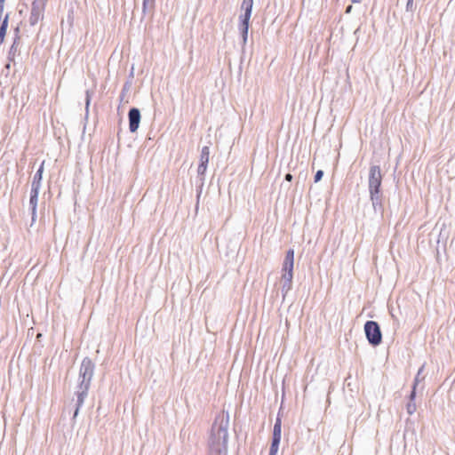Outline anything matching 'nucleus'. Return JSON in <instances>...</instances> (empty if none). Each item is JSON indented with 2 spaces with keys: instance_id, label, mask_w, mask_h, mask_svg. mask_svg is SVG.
<instances>
[{
  "instance_id": "nucleus-2",
  "label": "nucleus",
  "mask_w": 455,
  "mask_h": 455,
  "mask_svg": "<svg viewBox=\"0 0 455 455\" xmlns=\"http://www.w3.org/2000/svg\"><path fill=\"white\" fill-rule=\"evenodd\" d=\"M94 368L95 365L90 358H84L79 371V384L76 391V403L73 415L74 419L78 415L79 410L83 406L84 399L87 397L91 381L94 374Z\"/></svg>"
},
{
  "instance_id": "nucleus-17",
  "label": "nucleus",
  "mask_w": 455,
  "mask_h": 455,
  "mask_svg": "<svg viewBox=\"0 0 455 455\" xmlns=\"http://www.w3.org/2000/svg\"><path fill=\"white\" fill-rule=\"evenodd\" d=\"M156 0H142V12L146 13L148 9L155 6Z\"/></svg>"
},
{
  "instance_id": "nucleus-4",
  "label": "nucleus",
  "mask_w": 455,
  "mask_h": 455,
  "mask_svg": "<svg viewBox=\"0 0 455 455\" xmlns=\"http://www.w3.org/2000/svg\"><path fill=\"white\" fill-rule=\"evenodd\" d=\"M364 332L368 342L379 346L382 341V334L379 323L375 321H367L364 324Z\"/></svg>"
},
{
  "instance_id": "nucleus-16",
  "label": "nucleus",
  "mask_w": 455,
  "mask_h": 455,
  "mask_svg": "<svg viewBox=\"0 0 455 455\" xmlns=\"http://www.w3.org/2000/svg\"><path fill=\"white\" fill-rule=\"evenodd\" d=\"M280 441L281 440H275V438L272 439V443H271V446H270V451H269V455H276L277 454L279 444H280Z\"/></svg>"
},
{
  "instance_id": "nucleus-26",
  "label": "nucleus",
  "mask_w": 455,
  "mask_h": 455,
  "mask_svg": "<svg viewBox=\"0 0 455 455\" xmlns=\"http://www.w3.org/2000/svg\"><path fill=\"white\" fill-rule=\"evenodd\" d=\"M352 8H353V6H352L351 4H349V5L347 7V9H346V12H347V13L350 12H351V10H352Z\"/></svg>"
},
{
  "instance_id": "nucleus-6",
  "label": "nucleus",
  "mask_w": 455,
  "mask_h": 455,
  "mask_svg": "<svg viewBox=\"0 0 455 455\" xmlns=\"http://www.w3.org/2000/svg\"><path fill=\"white\" fill-rule=\"evenodd\" d=\"M253 0H243L241 10L243 13L239 16L238 28H249L250 19L252 12Z\"/></svg>"
},
{
  "instance_id": "nucleus-20",
  "label": "nucleus",
  "mask_w": 455,
  "mask_h": 455,
  "mask_svg": "<svg viewBox=\"0 0 455 455\" xmlns=\"http://www.w3.org/2000/svg\"><path fill=\"white\" fill-rule=\"evenodd\" d=\"M323 176V172L322 170H318L315 174V182H318Z\"/></svg>"
},
{
  "instance_id": "nucleus-12",
  "label": "nucleus",
  "mask_w": 455,
  "mask_h": 455,
  "mask_svg": "<svg viewBox=\"0 0 455 455\" xmlns=\"http://www.w3.org/2000/svg\"><path fill=\"white\" fill-rule=\"evenodd\" d=\"M281 434H282V423H281V419L279 418H277L275 420V423L274 425L272 439L275 438V440H281Z\"/></svg>"
},
{
  "instance_id": "nucleus-8",
  "label": "nucleus",
  "mask_w": 455,
  "mask_h": 455,
  "mask_svg": "<svg viewBox=\"0 0 455 455\" xmlns=\"http://www.w3.org/2000/svg\"><path fill=\"white\" fill-rule=\"evenodd\" d=\"M129 130L131 132H135L140 123V112L138 108H132L129 110Z\"/></svg>"
},
{
  "instance_id": "nucleus-24",
  "label": "nucleus",
  "mask_w": 455,
  "mask_h": 455,
  "mask_svg": "<svg viewBox=\"0 0 455 455\" xmlns=\"http://www.w3.org/2000/svg\"><path fill=\"white\" fill-rule=\"evenodd\" d=\"M6 31L7 30H0V44L4 42Z\"/></svg>"
},
{
  "instance_id": "nucleus-10",
  "label": "nucleus",
  "mask_w": 455,
  "mask_h": 455,
  "mask_svg": "<svg viewBox=\"0 0 455 455\" xmlns=\"http://www.w3.org/2000/svg\"><path fill=\"white\" fill-rule=\"evenodd\" d=\"M44 162H43L41 164L40 167L38 168V170L36 171V172L35 173V175L33 177V180L31 183L32 189L36 188V189L40 190V188H41V182H42L43 172H44Z\"/></svg>"
},
{
  "instance_id": "nucleus-18",
  "label": "nucleus",
  "mask_w": 455,
  "mask_h": 455,
  "mask_svg": "<svg viewBox=\"0 0 455 455\" xmlns=\"http://www.w3.org/2000/svg\"><path fill=\"white\" fill-rule=\"evenodd\" d=\"M206 170H207V164H199L198 168H197V173H198V176L200 177L202 184L204 183V176Z\"/></svg>"
},
{
  "instance_id": "nucleus-5",
  "label": "nucleus",
  "mask_w": 455,
  "mask_h": 455,
  "mask_svg": "<svg viewBox=\"0 0 455 455\" xmlns=\"http://www.w3.org/2000/svg\"><path fill=\"white\" fill-rule=\"evenodd\" d=\"M46 0H33L29 16V25L36 26L39 20H43L45 9Z\"/></svg>"
},
{
  "instance_id": "nucleus-25",
  "label": "nucleus",
  "mask_w": 455,
  "mask_h": 455,
  "mask_svg": "<svg viewBox=\"0 0 455 455\" xmlns=\"http://www.w3.org/2000/svg\"><path fill=\"white\" fill-rule=\"evenodd\" d=\"M291 180H292V175L291 173H287L285 175V180L291 181Z\"/></svg>"
},
{
  "instance_id": "nucleus-9",
  "label": "nucleus",
  "mask_w": 455,
  "mask_h": 455,
  "mask_svg": "<svg viewBox=\"0 0 455 455\" xmlns=\"http://www.w3.org/2000/svg\"><path fill=\"white\" fill-rule=\"evenodd\" d=\"M38 189H32L30 191V198H29V207L31 209V214H32V220H35L36 217V207H37V202H38V195H39Z\"/></svg>"
},
{
  "instance_id": "nucleus-14",
  "label": "nucleus",
  "mask_w": 455,
  "mask_h": 455,
  "mask_svg": "<svg viewBox=\"0 0 455 455\" xmlns=\"http://www.w3.org/2000/svg\"><path fill=\"white\" fill-rule=\"evenodd\" d=\"M424 366L425 365H422L418 372H417V375L414 379V382H413V386H412V390H416V387L418 386V384L424 379L425 376L423 375V371H424Z\"/></svg>"
},
{
  "instance_id": "nucleus-3",
  "label": "nucleus",
  "mask_w": 455,
  "mask_h": 455,
  "mask_svg": "<svg viewBox=\"0 0 455 455\" xmlns=\"http://www.w3.org/2000/svg\"><path fill=\"white\" fill-rule=\"evenodd\" d=\"M382 182V175L379 166L372 165L369 170L368 188L370 198L374 210L381 205L380 186Z\"/></svg>"
},
{
  "instance_id": "nucleus-21",
  "label": "nucleus",
  "mask_w": 455,
  "mask_h": 455,
  "mask_svg": "<svg viewBox=\"0 0 455 455\" xmlns=\"http://www.w3.org/2000/svg\"><path fill=\"white\" fill-rule=\"evenodd\" d=\"M19 31H20V30H15L14 41H13V44H12V47H11V52L14 51V49H15V45L18 44V41H19V39H20V36H18V32H19Z\"/></svg>"
},
{
  "instance_id": "nucleus-27",
  "label": "nucleus",
  "mask_w": 455,
  "mask_h": 455,
  "mask_svg": "<svg viewBox=\"0 0 455 455\" xmlns=\"http://www.w3.org/2000/svg\"><path fill=\"white\" fill-rule=\"evenodd\" d=\"M352 3H355V4H358V3H361L362 0H351Z\"/></svg>"
},
{
  "instance_id": "nucleus-23",
  "label": "nucleus",
  "mask_w": 455,
  "mask_h": 455,
  "mask_svg": "<svg viewBox=\"0 0 455 455\" xmlns=\"http://www.w3.org/2000/svg\"><path fill=\"white\" fill-rule=\"evenodd\" d=\"M248 31L249 30H242L241 31V36H242V39H243V44H245L246 41H247V37H248Z\"/></svg>"
},
{
  "instance_id": "nucleus-13",
  "label": "nucleus",
  "mask_w": 455,
  "mask_h": 455,
  "mask_svg": "<svg viewBox=\"0 0 455 455\" xmlns=\"http://www.w3.org/2000/svg\"><path fill=\"white\" fill-rule=\"evenodd\" d=\"M210 156V148L208 146L203 147L200 154V164H208Z\"/></svg>"
},
{
  "instance_id": "nucleus-1",
  "label": "nucleus",
  "mask_w": 455,
  "mask_h": 455,
  "mask_svg": "<svg viewBox=\"0 0 455 455\" xmlns=\"http://www.w3.org/2000/svg\"><path fill=\"white\" fill-rule=\"evenodd\" d=\"M228 416L218 417L211 430L209 438V455H227L228 439Z\"/></svg>"
},
{
  "instance_id": "nucleus-11",
  "label": "nucleus",
  "mask_w": 455,
  "mask_h": 455,
  "mask_svg": "<svg viewBox=\"0 0 455 455\" xmlns=\"http://www.w3.org/2000/svg\"><path fill=\"white\" fill-rule=\"evenodd\" d=\"M415 397H416V390H411V392L410 394V397H409L410 401L406 404V411H407L408 414H410V415H412L416 411V409H417L416 403L414 402Z\"/></svg>"
},
{
  "instance_id": "nucleus-22",
  "label": "nucleus",
  "mask_w": 455,
  "mask_h": 455,
  "mask_svg": "<svg viewBox=\"0 0 455 455\" xmlns=\"http://www.w3.org/2000/svg\"><path fill=\"white\" fill-rule=\"evenodd\" d=\"M413 1L414 0H407L406 7H405L407 12H412V10H413Z\"/></svg>"
},
{
  "instance_id": "nucleus-19",
  "label": "nucleus",
  "mask_w": 455,
  "mask_h": 455,
  "mask_svg": "<svg viewBox=\"0 0 455 455\" xmlns=\"http://www.w3.org/2000/svg\"><path fill=\"white\" fill-rule=\"evenodd\" d=\"M91 98H92V94H91L90 91H86V92H85V116H88V112H89Z\"/></svg>"
},
{
  "instance_id": "nucleus-7",
  "label": "nucleus",
  "mask_w": 455,
  "mask_h": 455,
  "mask_svg": "<svg viewBox=\"0 0 455 455\" xmlns=\"http://www.w3.org/2000/svg\"><path fill=\"white\" fill-rule=\"evenodd\" d=\"M293 264H294V251L290 249L285 255L283 263L282 280L292 281L293 277Z\"/></svg>"
},
{
  "instance_id": "nucleus-15",
  "label": "nucleus",
  "mask_w": 455,
  "mask_h": 455,
  "mask_svg": "<svg viewBox=\"0 0 455 455\" xmlns=\"http://www.w3.org/2000/svg\"><path fill=\"white\" fill-rule=\"evenodd\" d=\"M291 283H292V281L282 280L281 291H282L283 297H285L287 292L291 289Z\"/></svg>"
}]
</instances>
